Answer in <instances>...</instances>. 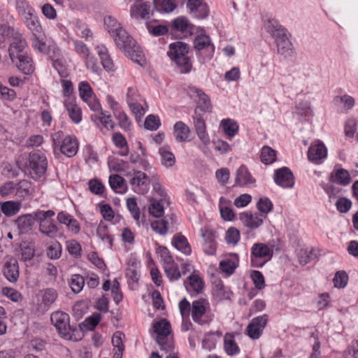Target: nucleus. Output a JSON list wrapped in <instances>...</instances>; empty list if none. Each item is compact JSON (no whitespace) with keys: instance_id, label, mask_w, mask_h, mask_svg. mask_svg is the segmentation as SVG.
Instances as JSON below:
<instances>
[{"instance_id":"f257e3e1","label":"nucleus","mask_w":358,"mask_h":358,"mask_svg":"<svg viewBox=\"0 0 358 358\" xmlns=\"http://www.w3.org/2000/svg\"><path fill=\"white\" fill-rule=\"evenodd\" d=\"M113 38L116 45L126 54L132 61L143 66L145 59L139 46L136 44L134 39L122 29L116 34H113Z\"/></svg>"},{"instance_id":"f03ea898","label":"nucleus","mask_w":358,"mask_h":358,"mask_svg":"<svg viewBox=\"0 0 358 358\" xmlns=\"http://www.w3.org/2000/svg\"><path fill=\"white\" fill-rule=\"evenodd\" d=\"M265 27L275 39L278 52L285 57L293 53L292 44L287 36V30L274 19L268 20Z\"/></svg>"},{"instance_id":"7ed1b4c3","label":"nucleus","mask_w":358,"mask_h":358,"mask_svg":"<svg viewBox=\"0 0 358 358\" xmlns=\"http://www.w3.org/2000/svg\"><path fill=\"white\" fill-rule=\"evenodd\" d=\"M189 52V46L187 43L176 41L169 45V50L167 52L169 57L177 65L181 73H188L192 68L189 57L187 55Z\"/></svg>"},{"instance_id":"20e7f679","label":"nucleus","mask_w":358,"mask_h":358,"mask_svg":"<svg viewBox=\"0 0 358 358\" xmlns=\"http://www.w3.org/2000/svg\"><path fill=\"white\" fill-rule=\"evenodd\" d=\"M20 158H24L21 157ZM20 158L17 160V164L21 169H27L31 178L35 180L41 179L45 173L48 162L46 157L39 151L31 152L29 153L27 162L28 164H22Z\"/></svg>"},{"instance_id":"39448f33","label":"nucleus","mask_w":358,"mask_h":358,"mask_svg":"<svg viewBox=\"0 0 358 358\" xmlns=\"http://www.w3.org/2000/svg\"><path fill=\"white\" fill-rule=\"evenodd\" d=\"M53 215H55V212L51 210L34 212L36 220L39 222V231L50 238H55L59 233L58 227L50 219Z\"/></svg>"},{"instance_id":"423d86ee","label":"nucleus","mask_w":358,"mask_h":358,"mask_svg":"<svg viewBox=\"0 0 358 358\" xmlns=\"http://www.w3.org/2000/svg\"><path fill=\"white\" fill-rule=\"evenodd\" d=\"M273 250L264 243H255L251 248V263L254 267H262L273 256Z\"/></svg>"},{"instance_id":"0eeeda50","label":"nucleus","mask_w":358,"mask_h":358,"mask_svg":"<svg viewBox=\"0 0 358 358\" xmlns=\"http://www.w3.org/2000/svg\"><path fill=\"white\" fill-rule=\"evenodd\" d=\"M50 320L62 337L67 340L71 338L72 328L70 326V317L67 313L56 311L51 315Z\"/></svg>"},{"instance_id":"6e6552de","label":"nucleus","mask_w":358,"mask_h":358,"mask_svg":"<svg viewBox=\"0 0 358 358\" xmlns=\"http://www.w3.org/2000/svg\"><path fill=\"white\" fill-rule=\"evenodd\" d=\"M268 320V316L266 314L253 318L251 322L247 327L248 336L255 340L259 338Z\"/></svg>"},{"instance_id":"1a4fd4ad","label":"nucleus","mask_w":358,"mask_h":358,"mask_svg":"<svg viewBox=\"0 0 358 358\" xmlns=\"http://www.w3.org/2000/svg\"><path fill=\"white\" fill-rule=\"evenodd\" d=\"M274 180L278 185L283 188H291L294 185L293 173L287 167L275 170Z\"/></svg>"},{"instance_id":"9d476101","label":"nucleus","mask_w":358,"mask_h":358,"mask_svg":"<svg viewBox=\"0 0 358 358\" xmlns=\"http://www.w3.org/2000/svg\"><path fill=\"white\" fill-rule=\"evenodd\" d=\"M209 308V303L205 299L195 300L192 304V317L195 322L203 324L208 320H203L202 317L205 315L207 309Z\"/></svg>"},{"instance_id":"9b49d317","label":"nucleus","mask_w":358,"mask_h":358,"mask_svg":"<svg viewBox=\"0 0 358 358\" xmlns=\"http://www.w3.org/2000/svg\"><path fill=\"white\" fill-rule=\"evenodd\" d=\"M187 6L189 13L199 19L206 18L209 13V8L203 0H188Z\"/></svg>"},{"instance_id":"f8f14e48","label":"nucleus","mask_w":358,"mask_h":358,"mask_svg":"<svg viewBox=\"0 0 358 358\" xmlns=\"http://www.w3.org/2000/svg\"><path fill=\"white\" fill-rule=\"evenodd\" d=\"M153 14L150 2H143L141 3L134 4L130 9V15L131 17L141 18L143 20H148Z\"/></svg>"},{"instance_id":"ddd939ff","label":"nucleus","mask_w":358,"mask_h":358,"mask_svg":"<svg viewBox=\"0 0 358 358\" xmlns=\"http://www.w3.org/2000/svg\"><path fill=\"white\" fill-rule=\"evenodd\" d=\"M327 155V150L324 144L317 141L315 144L311 145L308 151V159L315 164L320 163Z\"/></svg>"},{"instance_id":"4468645a","label":"nucleus","mask_w":358,"mask_h":358,"mask_svg":"<svg viewBox=\"0 0 358 358\" xmlns=\"http://www.w3.org/2000/svg\"><path fill=\"white\" fill-rule=\"evenodd\" d=\"M5 278L12 283L17 281L19 278V265L16 259L11 257L8 260L3 269Z\"/></svg>"},{"instance_id":"2eb2a0df","label":"nucleus","mask_w":358,"mask_h":358,"mask_svg":"<svg viewBox=\"0 0 358 358\" xmlns=\"http://www.w3.org/2000/svg\"><path fill=\"white\" fill-rule=\"evenodd\" d=\"M11 60L17 69L26 75L31 74L34 71L32 59L26 55L16 56L11 58Z\"/></svg>"},{"instance_id":"dca6fc26","label":"nucleus","mask_w":358,"mask_h":358,"mask_svg":"<svg viewBox=\"0 0 358 358\" xmlns=\"http://www.w3.org/2000/svg\"><path fill=\"white\" fill-rule=\"evenodd\" d=\"M26 27L32 33L33 36H44L42 26L38 20V17L34 12L33 14L22 19Z\"/></svg>"},{"instance_id":"f3484780","label":"nucleus","mask_w":358,"mask_h":358,"mask_svg":"<svg viewBox=\"0 0 358 358\" xmlns=\"http://www.w3.org/2000/svg\"><path fill=\"white\" fill-rule=\"evenodd\" d=\"M60 151L69 157L74 156L78 149L77 139L74 136H68L63 139L60 145Z\"/></svg>"},{"instance_id":"a211bd4d","label":"nucleus","mask_w":358,"mask_h":358,"mask_svg":"<svg viewBox=\"0 0 358 358\" xmlns=\"http://www.w3.org/2000/svg\"><path fill=\"white\" fill-rule=\"evenodd\" d=\"M36 220L34 212L32 214H26L17 217L15 220L20 234H27L31 230Z\"/></svg>"},{"instance_id":"6ab92c4d","label":"nucleus","mask_w":358,"mask_h":358,"mask_svg":"<svg viewBox=\"0 0 358 358\" xmlns=\"http://www.w3.org/2000/svg\"><path fill=\"white\" fill-rule=\"evenodd\" d=\"M9 42L10 47L8 51L10 59L22 54L27 43L21 34H18L17 36Z\"/></svg>"},{"instance_id":"aec40b11","label":"nucleus","mask_w":358,"mask_h":358,"mask_svg":"<svg viewBox=\"0 0 358 358\" xmlns=\"http://www.w3.org/2000/svg\"><path fill=\"white\" fill-rule=\"evenodd\" d=\"M194 124L198 137L204 145H208L210 143V138L206 131L205 121L201 115L196 113L194 117Z\"/></svg>"},{"instance_id":"412c9836","label":"nucleus","mask_w":358,"mask_h":358,"mask_svg":"<svg viewBox=\"0 0 358 358\" xmlns=\"http://www.w3.org/2000/svg\"><path fill=\"white\" fill-rule=\"evenodd\" d=\"M255 180L252 177L245 166H241L236 171L235 182L238 186H245L252 184Z\"/></svg>"},{"instance_id":"4be33fe9","label":"nucleus","mask_w":358,"mask_h":358,"mask_svg":"<svg viewBox=\"0 0 358 358\" xmlns=\"http://www.w3.org/2000/svg\"><path fill=\"white\" fill-rule=\"evenodd\" d=\"M20 250L22 262L30 261L35 256L36 248L32 241H23L20 245Z\"/></svg>"},{"instance_id":"5701e85b","label":"nucleus","mask_w":358,"mask_h":358,"mask_svg":"<svg viewBox=\"0 0 358 358\" xmlns=\"http://www.w3.org/2000/svg\"><path fill=\"white\" fill-rule=\"evenodd\" d=\"M173 129V134L178 141L184 142L188 141L190 130L184 122H177Z\"/></svg>"},{"instance_id":"b1692460","label":"nucleus","mask_w":358,"mask_h":358,"mask_svg":"<svg viewBox=\"0 0 358 358\" xmlns=\"http://www.w3.org/2000/svg\"><path fill=\"white\" fill-rule=\"evenodd\" d=\"M240 220L243 223L251 229H256L262 225L263 220L257 216H254L251 213L246 212L240 214Z\"/></svg>"},{"instance_id":"393cba45","label":"nucleus","mask_w":358,"mask_h":358,"mask_svg":"<svg viewBox=\"0 0 358 358\" xmlns=\"http://www.w3.org/2000/svg\"><path fill=\"white\" fill-rule=\"evenodd\" d=\"M15 8L22 20L36 12L27 0H15Z\"/></svg>"},{"instance_id":"a878e982","label":"nucleus","mask_w":358,"mask_h":358,"mask_svg":"<svg viewBox=\"0 0 358 358\" xmlns=\"http://www.w3.org/2000/svg\"><path fill=\"white\" fill-rule=\"evenodd\" d=\"M172 243L178 250L181 251L185 255H189L191 253L190 245L184 236L180 234L176 235L173 238Z\"/></svg>"},{"instance_id":"bb28decb","label":"nucleus","mask_w":358,"mask_h":358,"mask_svg":"<svg viewBox=\"0 0 358 358\" xmlns=\"http://www.w3.org/2000/svg\"><path fill=\"white\" fill-rule=\"evenodd\" d=\"M20 207L21 203L19 201H8L1 204L0 210L1 214L4 213L6 216H12L20 211Z\"/></svg>"},{"instance_id":"cd10ccee","label":"nucleus","mask_w":358,"mask_h":358,"mask_svg":"<svg viewBox=\"0 0 358 358\" xmlns=\"http://www.w3.org/2000/svg\"><path fill=\"white\" fill-rule=\"evenodd\" d=\"M194 47L198 51L208 47H211L212 50H214V45L211 43L210 37L206 34H200L195 37L194 40Z\"/></svg>"},{"instance_id":"c85d7f7f","label":"nucleus","mask_w":358,"mask_h":358,"mask_svg":"<svg viewBox=\"0 0 358 358\" xmlns=\"http://www.w3.org/2000/svg\"><path fill=\"white\" fill-rule=\"evenodd\" d=\"M31 192V185L28 180H22L16 184L15 195L18 197L25 198L29 196Z\"/></svg>"},{"instance_id":"c756f323","label":"nucleus","mask_w":358,"mask_h":358,"mask_svg":"<svg viewBox=\"0 0 358 358\" xmlns=\"http://www.w3.org/2000/svg\"><path fill=\"white\" fill-rule=\"evenodd\" d=\"M155 333L159 335H169L171 334V324L166 319H162L153 324Z\"/></svg>"},{"instance_id":"7c9ffc66","label":"nucleus","mask_w":358,"mask_h":358,"mask_svg":"<svg viewBox=\"0 0 358 358\" xmlns=\"http://www.w3.org/2000/svg\"><path fill=\"white\" fill-rule=\"evenodd\" d=\"M260 159L262 163L271 164L276 159V152L271 147L265 145L262 148Z\"/></svg>"},{"instance_id":"2f4dec72","label":"nucleus","mask_w":358,"mask_h":358,"mask_svg":"<svg viewBox=\"0 0 358 358\" xmlns=\"http://www.w3.org/2000/svg\"><path fill=\"white\" fill-rule=\"evenodd\" d=\"M153 4L157 10L170 13L176 8V0H153Z\"/></svg>"},{"instance_id":"473e14b6","label":"nucleus","mask_w":358,"mask_h":358,"mask_svg":"<svg viewBox=\"0 0 358 358\" xmlns=\"http://www.w3.org/2000/svg\"><path fill=\"white\" fill-rule=\"evenodd\" d=\"M331 181L341 184L342 185H347L351 181V178L349 172L344 169H340L336 171L335 176H331Z\"/></svg>"},{"instance_id":"72a5a7b5","label":"nucleus","mask_w":358,"mask_h":358,"mask_svg":"<svg viewBox=\"0 0 358 358\" xmlns=\"http://www.w3.org/2000/svg\"><path fill=\"white\" fill-rule=\"evenodd\" d=\"M69 116L71 120L75 123H79L82 119V113L80 108L73 103H65Z\"/></svg>"},{"instance_id":"f704fd0d","label":"nucleus","mask_w":358,"mask_h":358,"mask_svg":"<svg viewBox=\"0 0 358 358\" xmlns=\"http://www.w3.org/2000/svg\"><path fill=\"white\" fill-rule=\"evenodd\" d=\"M104 24L111 37H113V34H116L119 30L123 29L117 20L110 15L104 18Z\"/></svg>"},{"instance_id":"c9c22d12","label":"nucleus","mask_w":358,"mask_h":358,"mask_svg":"<svg viewBox=\"0 0 358 358\" xmlns=\"http://www.w3.org/2000/svg\"><path fill=\"white\" fill-rule=\"evenodd\" d=\"M18 34L13 27L6 24H0V36L3 41L13 40Z\"/></svg>"},{"instance_id":"e433bc0d","label":"nucleus","mask_w":358,"mask_h":358,"mask_svg":"<svg viewBox=\"0 0 358 358\" xmlns=\"http://www.w3.org/2000/svg\"><path fill=\"white\" fill-rule=\"evenodd\" d=\"M172 28L176 31H191L193 25L188 22L187 18L179 17L172 21Z\"/></svg>"},{"instance_id":"4c0bfd02","label":"nucleus","mask_w":358,"mask_h":358,"mask_svg":"<svg viewBox=\"0 0 358 358\" xmlns=\"http://www.w3.org/2000/svg\"><path fill=\"white\" fill-rule=\"evenodd\" d=\"M221 126L223 127V130L226 135L229 137L235 136L238 130V126L237 123L231 119L222 120Z\"/></svg>"},{"instance_id":"58836bf2","label":"nucleus","mask_w":358,"mask_h":358,"mask_svg":"<svg viewBox=\"0 0 358 358\" xmlns=\"http://www.w3.org/2000/svg\"><path fill=\"white\" fill-rule=\"evenodd\" d=\"M78 91L80 98L85 102L92 99L93 91L88 82H80L78 85Z\"/></svg>"},{"instance_id":"ea45409f","label":"nucleus","mask_w":358,"mask_h":358,"mask_svg":"<svg viewBox=\"0 0 358 358\" xmlns=\"http://www.w3.org/2000/svg\"><path fill=\"white\" fill-rule=\"evenodd\" d=\"M194 92L199 99V103L201 110L209 112L211 109V105L208 96L201 90L198 88H194Z\"/></svg>"},{"instance_id":"a19ab883","label":"nucleus","mask_w":358,"mask_h":358,"mask_svg":"<svg viewBox=\"0 0 358 358\" xmlns=\"http://www.w3.org/2000/svg\"><path fill=\"white\" fill-rule=\"evenodd\" d=\"M145 25L149 33L154 36H164L169 31L168 27L164 24L152 25L150 22H147Z\"/></svg>"},{"instance_id":"79ce46f5","label":"nucleus","mask_w":358,"mask_h":358,"mask_svg":"<svg viewBox=\"0 0 358 358\" xmlns=\"http://www.w3.org/2000/svg\"><path fill=\"white\" fill-rule=\"evenodd\" d=\"M157 253L160 256L164 266L174 264V260L171 255L169 250L165 246H159L157 248Z\"/></svg>"},{"instance_id":"37998d69","label":"nucleus","mask_w":358,"mask_h":358,"mask_svg":"<svg viewBox=\"0 0 358 358\" xmlns=\"http://www.w3.org/2000/svg\"><path fill=\"white\" fill-rule=\"evenodd\" d=\"M164 268L166 277L171 281L178 280L181 277L178 266L175 263L172 265L164 266Z\"/></svg>"},{"instance_id":"c03bdc74","label":"nucleus","mask_w":358,"mask_h":358,"mask_svg":"<svg viewBox=\"0 0 358 358\" xmlns=\"http://www.w3.org/2000/svg\"><path fill=\"white\" fill-rule=\"evenodd\" d=\"M85 285L84 278L78 274L73 275L71 279V287L74 293H79Z\"/></svg>"},{"instance_id":"a18cd8bd","label":"nucleus","mask_w":358,"mask_h":358,"mask_svg":"<svg viewBox=\"0 0 358 358\" xmlns=\"http://www.w3.org/2000/svg\"><path fill=\"white\" fill-rule=\"evenodd\" d=\"M42 292V302L45 306H50L55 301L57 294L54 289L48 288Z\"/></svg>"},{"instance_id":"49530a36","label":"nucleus","mask_w":358,"mask_h":358,"mask_svg":"<svg viewBox=\"0 0 358 358\" xmlns=\"http://www.w3.org/2000/svg\"><path fill=\"white\" fill-rule=\"evenodd\" d=\"M159 152L162 157V163L163 165L169 167L175 164V157L172 152L166 150L164 148H159Z\"/></svg>"},{"instance_id":"de8ad7c7","label":"nucleus","mask_w":358,"mask_h":358,"mask_svg":"<svg viewBox=\"0 0 358 358\" xmlns=\"http://www.w3.org/2000/svg\"><path fill=\"white\" fill-rule=\"evenodd\" d=\"M348 275L344 271H337L333 279L334 286L337 288H344L348 282Z\"/></svg>"},{"instance_id":"09e8293b","label":"nucleus","mask_w":358,"mask_h":358,"mask_svg":"<svg viewBox=\"0 0 358 358\" xmlns=\"http://www.w3.org/2000/svg\"><path fill=\"white\" fill-rule=\"evenodd\" d=\"M62 245L57 241L50 245L47 249V256L51 259H57L61 257Z\"/></svg>"},{"instance_id":"8fccbe9b","label":"nucleus","mask_w":358,"mask_h":358,"mask_svg":"<svg viewBox=\"0 0 358 358\" xmlns=\"http://www.w3.org/2000/svg\"><path fill=\"white\" fill-rule=\"evenodd\" d=\"M224 350L227 355H234L239 352V348L232 336L229 338L227 336L224 338Z\"/></svg>"},{"instance_id":"3c124183","label":"nucleus","mask_w":358,"mask_h":358,"mask_svg":"<svg viewBox=\"0 0 358 358\" xmlns=\"http://www.w3.org/2000/svg\"><path fill=\"white\" fill-rule=\"evenodd\" d=\"M134 176L130 179V184L138 187L143 185L148 180L147 175L141 171H134Z\"/></svg>"},{"instance_id":"603ef678","label":"nucleus","mask_w":358,"mask_h":358,"mask_svg":"<svg viewBox=\"0 0 358 358\" xmlns=\"http://www.w3.org/2000/svg\"><path fill=\"white\" fill-rule=\"evenodd\" d=\"M151 228L159 234L165 235L168 230V222L164 219L155 220L151 223Z\"/></svg>"},{"instance_id":"864d4df0","label":"nucleus","mask_w":358,"mask_h":358,"mask_svg":"<svg viewBox=\"0 0 358 358\" xmlns=\"http://www.w3.org/2000/svg\"><path fill=\"white\" fill-rule=\"evenodd\" d=\"M169 335H159L157 336L156 341L160 346L161 350H164L166 352L171 351L173 349V345L172 342L168 340Z\"/></svg>"},{"instance_id":"5fc2aeb1","label":"nucleus","mask_w":358,"mask_h":358,"mask_svg":"<svg viewBox=\"0 0 358 358\" xmlns=\"http://www.w3.org/2000/svg\"><path fill=\"white\" fill-rule=\"evenodd\" d=\"M124 179L117 174L112 175L109 177V184L113 189L125 188Z\"/></svg>"},{"instance_id":"6e6d98bb","label":"nucleus","mask_w":358,"mask_h":358,"mask_svg":"<svg viewBox=\"0 0 358 358\" xmlns=\"http://www.w3.org/2000/svg\"><path fill=\"white\" fill-rule=\"evenodd\" d=\"M190 287L197 293L200 292L203 288V282L197 275H190L188 277Z\"/></svg>"},{"instance_id":"4d7b16f0","label":"nucleus","mask_w":358,"mask_h":358,"mask_svg":"<svg viewBox=\"0 0 358 358\" xmlns=\"http://www.w3.org/2000/svg\"><path fill=\"white\" fill-rule=\"evenodd\" d=\"M145 128L149 130H157L160 126V120L157 116L149 115L145 120Z\"/></svg>"},{"instance_id":"13d9d810","label":"nucleus","mask_w":358,"mask_h":358,"mask_svg":"<svg viewBox=\"0 0 358 358\" xmlns=\"http://www.w3.org/2000/svg\"><path fill=\"white\" fill-rule=\"evenodd\" d=\"M101 318V316L99 313L94 314L91 317H89L85 320V321L82 323L83 326H84L88 330H92L95 328V327L99 324Z\"/></svg>"},{"instance_id":"bf43d9fd","label":"nucleus","mask_w":358,"mask_h":358,"mask_svg":"<svg viewBox=\"0 0 358 358\" xmlns=\"http://www.w3.org/2000/svg\"><path fill=\"white\" fill-rule=\"evenodd\" d=\"M250 276L257 289H262L265 287L264 278L260 271H252Z\"/></svg>"},{"instance_id":"052dcab7","label":"nucleus","mask_w":358,"mask_h":358,"mask_svg":"<svg viewBox=\"0 0 358 358\" xmlns=\"http://www.w3.org/2000/svg\"><path fill=\"white\" fill-rule=\"evenodd\" d=\"M258 210L265 214L268 213L273 208L272 202L266 197L261 198L257 203Z\"/></svg>"},{"instance_id":"680f3d73","label":"nucleus","mask_w":358,"mask_h":358,"mask_svg":"<svg viewBox=\"0 0 358 358\" xmlns=\"http://www.w3.org/2000/svg\"><path fill=\"white\" fill-rule=\"evenodd\" d=\"M127 206L133 215L135 220L140 219V210L137 206L136 201L134 198H129L127 200Z\"/></svg>"},{"instance_id":"e2e57ef3","label":"nucleus","mask_w":358,"mask_h":358,"mask_svg":"<svg viewBox=\"0 0 358 358\" xmlns=\"http://www.w3.org/2000/svg\"><path fill=\"white\" fill-rule=\"evenodd\" d=\"M96 235L103 241L107 242L110 247L113 245V239L108 233V228L104 225H99L96 229Z\"/></svg>"},{"instance_id":"0e129e2a","label":"nucleus","mask_w":358,"mask_h":358,"mask_svg":"<svg viewBox=\"0 0 358 358\" xmlns=\"http://www.w3.org/2000/svg\"><path fill=\"white\" fill-rule=\"evenodd\" d=\"M162 199L159 201H154L149 206V212L155 217H160L164 213V207L162 204Z\"/></svg>"},{"instance_id":"69168bd1","label":"nucleus","mask_w":358,"mask_h":358,"mask_svg":"<svg viewBox=\"0 0 358 358\" xmlns=\"http://www.w3.org/2000/svg\"><path fill=\"white\" fill-rule=\"evenodd\" d=\"M240 239L239 231L234 228L230 227L226 233V240L228 243L236 244Z\"/></svg>"},{"instance_id":"338daca9","label":"nucleus","mask_w":358,"mask_h":358,"mask_svg":"<svg viewBox=\"0 0 358 358\" xmlns=\"http://www.w3.org/2000/svg\"><path fill=\"white\" fill-rule=\"evenodd\" d=\"M357 129V122L355 118H350L345 125V134L348 137H352Z\"/></svg>"},{"instance_id":"774afa93","label":"nucleus","mask_w":358,"mask_h":358,"mask_svg":"<svg viewBox=\"0 0 358 358\" xmlns=\"http://www.w3.org/2000/svg\"><path fill=\"white\" fill-rule=\"evenodd\" d=\"M89 189L91 192L99 195L103 192L104 186L100 180L93 179L89 181Z\"/></svg>"}]
</instances>
